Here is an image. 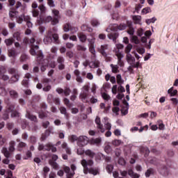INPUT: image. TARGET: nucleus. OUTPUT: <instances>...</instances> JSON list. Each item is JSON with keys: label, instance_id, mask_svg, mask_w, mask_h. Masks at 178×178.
Instances as JSON below:
<instances>
[{"label": "nucleus", "instance_id": "1", "mask_svg": "<svg viewBox=\"0 0 178 178\" xmlns=\"http://www.w3.org/2000/svg\"><path fill=\"white\" fill-rule=\"evenodd\" d=\"M122 30H126V24H121L119 26L116 24H111L106 29L107 33H110L108 35V38L112 40L113 42H116V38L119 37L118 31H122ZM111 31L112 32L111 33Z\"/></svg>", "mask_w": 178, "mask_h": 178}, {"label": "nucleus", "instance_id": "2", "mask_svg": "<svg viewBox=\"0 0 178 178\" xmlns=\"http://www.w3.org/2000/svg\"><path fill=\"white\" fill-rule=\"evenodd\" d=\"M81 164L83 168V173L85 175H93L94 176H97V175H99V169L98 168H88L89 167L92 166L94 165V161L92 160L86 161V159H83L81 161Z\"/></svg>", "mask_w": 178, "mask_h": 178}, {"label": "nucleus", "instance_id": "3", "mask_svg": "<svg viewBox=\"0 0 178 178\" xmlns=\"http://www.w3.org/2000/svg\"><path fill=\"white\" fill-rule=\"evenodd\" d=\"M34 42H35V39L31 38L30 40V44H31V50L30 53L31 55L33 56H35L37 55V60L40 63H42V59L44 58V55H42V52L41 51H39V47L37 44H35Z\"/></svg>", "mask_w": 178, "mask_h": 178}, {"label": "nucleus", "instance_id": "4", "mask_svg": "<svg viewBox=\"0 0 178 178\" xmlns=\"http://www.w3.org/2000/svg\"><path fill=\"white\" fill-rule=\"evenodd\" d=\"M89 90H90V86L88 85H85L81 88V92L79 95V98L82 102H88Z\"/></svg>", "mask_w": 178, "mask_h": 178}, {"label": "nucleus", "instance_id": "5", "mask_svg": "<svg viewBox=\"0 0 178 178\" xmlns=\"http://www.w3.org/2000/svg\"><path fill=\"white\" fill-rule=\"evenodd\" d=\"M31 17L29 15H21L18 17H17V23L19 24H22L24 22H26V26L29 27V29H31L33 27V23H31Z\"/></svg>", "mask_w": 178, "mask_h": 178}, {"label": "nucleus", "instance_id": "6", "mask_svg": "<svg viewBox=\"0 0 178 178\" xmlns=\"http://www.w3.org/2000/svg\"><path fill=\"white\" fill-rule=\"evenodd\" d=\"M9 113H11V118H17L19 116V113L15 111V106H8L6 113L4 114L3 118L6 120L9 118Z\"/></svg>", "mask_w": 178, "mask_h": 178}, {"label": "nucleus", "instance_id": "7", "mask_svg": "<svg viewBox=\"0 0 178 178\" xmlns=\"http://www.w3.org/2000/svg\"><path fill=\"white\" fill-rule=\"evenodd\" d=\"M70 168H71L72 171H70ZM70 168L67 167V166H65L63 168V170H64L65 173H66L67 175H69L68 178L73 177V176H74V175H76V172H74V171L77 170V167L74 164H72L70 165Z\"/></svg>", "mask_w": 178, "mask_h": 178}, {"label": "nucleus", "instance_id": "8", "mask_svg": "<svg viewBox=\"0 0 178 178\" xmlns=\"http://www.w3.org/2000/svg\"><path fill=\"white\" fill-rule=\"evenodd\" d=\"M90 141V138H88L86 136H80L78 137L77 144L79 147H86L87 144H88Z\"/></svg>", "mask_w": 178, "mask_h": 178}, {"label": "nucleus", "instance_id": "9", "mask_svg": "<svg viewBox=\"0 0 178 178\" xmlns=\"http://www.w3.org/2000/svg\"><path fill=\"white\" fill-rule=\"evenodd\" d=\"M61 145V148H63V149H65V152L68 154L70 155V154H72V150H70V147H67V143L66 142H60V141H58L56 143V147H59V145Z\"/></svg>", "mask_w": 178, "mask_h": 178}, {"label": "nucleus", "instance_id": "10", "mask_svg": "<svg viewBox=\"0 0 178 178\" xmlns=\"http://www.w3.org/2000/svg\"><path fill=\"white\" fill-rule=\"evenodd\" d=\"M83 66L85 67H87L88 66H90V67L94 68V67H99V61L95 60L94 61H92L91 63H89L88 60H86L83 63Z\"/></svg>", "mask_w": 178, "mask_h": 178}, {"label": "nucleus", "instance_id": "11", "mask_svg": "<svg viewBox=\"0 0 178 178\" xmlns=\"http://www.w3.org/2000/svg\"><path fill=\"white\" fill-rule=\"evenodd\" d=\"M1 152L2 154H3L4 156L7 158L3 160V163H5V165H8L10 161L8 159V158H10V153L9 152V151H8V149L6 147H3L1 149Z\"/></svg>", "mask_w": 178, "mask_h": 178}, {"label": "nucleus", "instance_id": "12", "mask_svg": "<svg viewBox=\"0 0 178 178\" xmlns=\"http://www.w3.org/2000/svg\"><path fill=\"white\" fill-rule=\"evenodd\" d=\"M52 31H49L47 33V35L44 38L43 42L44 44L48 45V44H51L52 42Z\"/></svg>", "mask_w": 178, "mask_h": 178}, {"label": "nucleus", "instance_id": "13", "mask_svg": "<svg viewBox=\"0 0 178 178\" xmlns=\"http://www.w3.org/2000/svg\"><path fill=\"white\" fill-rule=\"evenodd\" d=\"M49 22H51V24H53V26H55V24H58L59 23L58 18H54L52 19V17L51 16L46 17L43 21L44 23H49Z\"/></svg>", "mask_w": 178, "mask_h": 178}, {"label": "nucleus", "instance_id": "14", "mask_svg": "<svg viewBox=\"0 0 178 178\" xmlns=\"http://www.w3.org/2000/svg\"><path fill=\"white\" fill-rule=\"evenodd\" d=\"M10 73H11V74H14L12 77H11V81L13 83H16V81H19V74H16V70L15 69H10L9 70Z\"/></svg>", "mask_w": 178, "mask_h": 178}, {"label": "nucleus", "instance_id": "15", "mask_svg": "<svg viewBox=\"0 0 178 178\" xmlns=\"http://www.w3.org/2000/svg\"><path fill=\"white\" fill-rule=\"evenodd\" d=\"M95 123L97 129L100 130L101 133H105V129H104V126L101 124V118H99V117L96 118Z\"/></svg>", "mask_w": 178, "mask_h": 178}, {"label": "nucleus", "instance_id": "16", "mask_svg": "<svg viewBox=\"0 0 178 178\" xmlns=\"http://www.w3.org/2000/svg\"><path fill=\"white\" fill-rule=\"evenodd\" d=\"M126 60L129 65H134L136 62V58L131 55V54H128L126 55Z\"/></svg>", "mask_w": 178, "mask_h": 178}, {"label": "nucleus", "instance_id": "17", "mask_svg": "<svg viewBox=\"0 0 178 178\" xmlns=\"http://www.w3.org/2000/svg\"><path fill=\"white\" fill-rule=\"evenodd\" d=\"M58 63V69L59 70H63L65 69V60L63 59V57H58L57 59Z\"/></svg>", "mask_w": 178, "mask_h": 178}, {"label": "nucleus", "instance_id": "18", "mask_svg": "<svg viewBox=\"0 0 178 178\" xmlns=\"http://www.w3.org/2000/svg\"><path fill=\"white\" fill-rule=\"evenodd\" d=\"M6 72V70L3 67H0V77H1L4 81L9 80V76L7 75L3 74Z\"/></svg>", "mask_w": 178, "mask_h": 178}, {"label": "nucleus", "instance_id": "19", "mask_svg": "<svg viewBox=\"0 0 178 178\" xmlns=\"http://www.w3.org/2000/svg\"><path fill=\"white\" fill-rule=\"evenodd\" d=\"M108 44H103L100 47V48H99V51L100 54H102V55H103V56H106L107 54L105 51L108 50Z\"/></svg>", "mask_w": 178, "mask_h": 178}, {"label": "nucleus", "instance_id": "20", "mask_svg": "<svg viewBox=\"0 0 178 178\" xmlns=\"http://www.w3.org/2000/svg\"><path fill=\"white\" fill-rule=\"evenodd\" d=\"M86 103H90V104H97L98 102V99L95 97V96H91V95H88V102H83Z\"/></svg>", "mask_w": 178, "mask_h": 178}, {"label": "nucleus", "instance_id": "21", "mask_svg": "<svg viewBox=\"0 0 178 178\" xmlns=\"http://www.w3.org/2000/svg\"><path fill=\"white\" fill-rule=\"evenodd\" d=\"M89 51L92 54V60H95V58H97V56L95 54V46H89Z\"/></svg>", "mask_w": 178, "mask_h": 178}, {"label": "nucleus", "instance_id": "22", "mask_svg": "<svg viewBox=\"0 0 178 178\" xmlns=\"http://www.w3.org/2000/svg\"><path fill=\"white\" fill-rule=\"evenodd\" d=\"M132 67H135L136 69H138V67L140 69H143V64H141V63H140V61H138L136 63L131 65V66H129L128 67V70H131Z\"/></svg>", "mask_w": 178, "mask_h": 178}, {"label": "nucleus", "instance_id": "23", "mask_svg": "<svg viewBox=\"0 0 178 178\" xmlns=\"http://www.w3.org/2000/svg\"><path fill=\"white\" fill-rule=\"evenodd\" d=\"M132 19L135 24H141V16L140 15H133Z\"/></svg>", "mask_w": 178, "mask_h": 178}, {"label": "nucleus", "instance_id": "24", "mask_svg": "<svg viewBox=\"0 0 178 178\" xmlns=\"http://www.w3.org/2000/svg\"><path fill=\"white\" fill-rule=\"evenodd\" d=\"M108 118H104V127L106 129V130H111L112 129V124L108 122Z\"/></svg>", "mask_w": 178, "mask_h": 178}, {"label": "nucleus", "instance_id": "25", "mask_svg": "<svg viewBox=\"0 0 178 178\" xmlns=\"http://www.w3.org/2000/svg\"><path fill=\"white\" fill-rule=\"evenodd\" d=\"M31 76V75L29 73L26 74L25 78L22 81V86H25V87L27 86L29 84V79H30Z\"/></svg>", "mask_w": 178, "mask_h": 178}, {"label": "nucleus", "instance_id": "26", "mask_svg": "<svg viewBox=\"0 0 178 178\" xmlns=\"http://www.w3.org/2000/svg\"><path fill=\"white\" fill-rule=\"evenodd\" d=\"M102 142V139L101 138H97L95 139H92L91 143L93 145H101V143Z\"/></svg>", "mask_w": 178, "mask_h": 178}, {"label": "nucleus", "instance_id": "27", "mask_svg": "<svg viewBox=\"0 0 178 178\" xmlns=\"http://www.w3.org/2000/svg\"><path fill=\"white\" fill-rule=\"evenodd\" d=\"M45 151H51L52 152H56V147H55L52 144H47V147L45 148Z\"/></svg>", "mask_w": 178, "mask_h": 178}, {"label": "nucleus", "instance_id": "28", "mask_svg": "<svg viewBox=\"0 0 178 178\" xmlns=\"http://www.w3.org/2000/svg\"><path fill=\"white\" fill-rule=\"evenodd\" d=\"M128 175L130 176L131 178H140V175L135 173L133 172L131 170H129L128 171Z\"/></svg>", "mask_w": 178, "mask_h": 178}, {"label": "nucleus", "instance_id": "29", "mask_svg": "<svg viewBox=\"0 0 178 178\" xmlns=\"http://www.w3.org/2000/svg\"><path fill=\"white\" fill-rule=\"evenodd\" d=\"M68 140L70 141V143H74V141H77V143H79V137H77L76 135L70 136Z\"/></svg>", "mask_w": 178, "mask_h": 178}, {"label": "nucleus", "instance_id": "30", "mask_svg": "<svg viewBox=\"0 0 178 178\" xmlns=\"http://www.w3.org/2000/svg\"><path fill=\"white\" fill-rule=\"evenodd\" d=\"M78 37L81 42H86L87 40V36H86L83 33H79Z\"/></svg>", "mask_w": 178, "mask_h": 178}, {"label": "nucleus", "instance_id": "31", "mask_svg": "<svg viewBox=\"0 0 178 178\" xmlns=\"http://www.w3.org/2000/svg\"><path fill=\"white\" fill-rule=\"evenodd\" d=\"M26 118L31 120L32 122H37V117L31 115L30 113H27L26 115Z\"/></svg>", "mask_w": 178, "mask_h": 178}, {"label": "nucleus", "instance_id": "32", "mask_svg": "<svg viewBox=\"0 0 178 178\" xmlns=\"http://www.w3.org/2000/svg\"><path fill=\"white\" fill-rule=\"evenodd\" d=\"M122 115H127L129 113V103H126L125 107L121 109Z\"/></svg>", "mask_w": 178, "mask_h": 178}, {"label": "nucleus", "instance_id": "33", "mask_svg": "<svg viewBox=\"0 0 178 178\" xmlns=\"http://www.w3.org/2000/svg\"><path fill=\"white\" fill-rule=\"evenodd\" d=\"M116 79H117V83L118 84H119V86H122V84L124 83V81H123V79H122V75L117 74Z\"/></svg>", "mask_w": 178, "mask_h": 178}, {"label": "nucleus", "instance_id": "34", "mask_svg": "<svg viewBox=\"0 0 178 178\" xmlns=\"http://www.w3.org/2000/svg\"><path fill=\"white\" fill-rule=\"evenodd\" d=\"M113 73H118L119 72V66L118 65L111 64V65Z\"/></svg>", "mask_w": 178, "mask_h": 178}, {"label": "nucleus", "instance_id": "35", "mask_svg": "<svg viewBox=\"0 0 178 178\" xmlns=\"http://www.w3.org/2000/svg\"><path fill=\"white\" fill-rule=\"evenodd\" d=\"M114 53H115V55L117 56V58L124 56L123 54L120 52V50L119 49H117L116 47L114 49Z\"/></svg>", "mask_w": 178, "mask_h": 178}, {"label": "nucleus", "instance_id": "36", "mask_svg": "<svg viewBox=\"0 0 178 178\" xmlns=\"http://www.w3.org/2000/svg\"><path fill=\"white\" fill-rule=\"evenodd\" d=\"M52 38L56 44H59V35L58 33H54L52 34L51 32Z\"/></svg>", "mask_w": 178, "mask_h": 178}, {"label": "nucleus", "instance_id": "37", "mask_svg": "<svg viewBox=\"0 0 178 178\" xmlns=\"http://www.w3.org/2000/svg\"><path fill=\"white\" fill-rule=\"evenodd\" d=\"M131 49H133V45L131 44H128L124 49L125 54H130V52H131Z\"/></svg>", "mask_w": 178, "mask_h": 178}, {"label": "nucleus", "instance_id": "38", "mask_svg": "<svg viewBox=\"0 0 178 178\" xmlns=\"http://www.w3.org/2000/svg\"><path fill=\"white\" fill-rule=\"evenodd\" d=\"M8 56L10 58H15L16 56V51H15V49L8 50Z\"/></svg>", "mask_w": 178, "mask_h": 178}, {"label": "nucleus", "instance_id": "39", "mask_svg": "<svg viewBox=\"0 0 178 178\" xmlns=\"http://www.w3.org/2000/svg\"><path fill=\"white\" fill-rule=\"evenodd\" d=\"M26 147H27V144L23 142H19V143L17 145V148L19 151H22L23 148H26Z\"/></svg>", "mask_w": 178, "mask_h": 178}, {"label": "nucleus", "instance_id": "40", "mask_svg": "<svg viewBox=\"0 0 178 178\" xmlns=\"http://www.w3.org/2000/svg\"><path fill=\"white\" fill-rule=\"evenodd\" d=\"M88 41L89 42V47H95V38H88Z\"/></svg>", "mask_w": 178, "mask_h": 178}, {"label": "nucleus", "instance_id": "41", "mask_svg": "<svg viewBox=\"0 0 178 178\" xmlns=\"http://www.w3.org/2000/svg\"><path fill=\"white\" fill-rule=\"evenodd\" d=\"M112 144L115 147H119V145H121V144H123V142H122V140H120L116 139L112 141Z\"/></svg>", "mask_w": 178, "mask_h": 178}, {"label": "nucleus", "instance_id": "42", "mask_svg": "<svg viewBox=\"0 0 178 178\" xmlns=\"http://www.w3.org/2000/svg\"><path fill=\"white\" fill-rule=\"evenodd\" d=\"M124 57V56L118 57V66H120V67H123V66H124V62L122 60V59H123Z\"/></svg>", "mask_w": 178, "mask_h": 178}, {"label": "nucleus", "instance_id": "43", "mask_svg": "<svg viewBox=\"0 0 178 178\" xmlns=\"http://www.w3.org/2000/svg\"><path fill=\"white\" fill-rule=\"evenodd\" d=\"M13 38H15L17 41H20L22 40V35H20V32H15L13 34Z\"/></svg>", "mask_w": 178, "mask_h": 178}, {"label": "nucleus", "instance_id": "44", "mask_svg": "<svg viewBox=\"0 0 178 178\" xmlns=\"http://www.w3.org/2000/svg\"><path fill=\"white\" fill-rule=\"evenodd\" d=\"M14 41L15 40H13V38H8V39H6L4 42L7 45V47H9L12 45V44H13Z\"/></svg>", "mask_w": 178, "mask_h": 178}, {"label": "nucleus", "instance_id": "45", "mask_svg": "<svg viewBox=\"0 0 178 178\" xmlns=\"http://www.w3.org/2000/svg\"><path fill=\"white\" fill-rule=\"evenodd\" d=\"M63 30L65 33L70 31V30H72V25H70V24H66L65 25H64Z\"/></svg>", "mask_w": 178, "mask_h": 178}, {"label": "nucleus", "instance_id": "46", "mask_svg": "<svg viewBox=\"0 0 178 178\" xmlns=\"http://www.w3.org/2000/svg\"><path fill=\"white\" fill-rule=\"evenodd\" d=\"M16 143L15 141L10 142L9 151L10 152H13L15 151V145Z\"/></svg>", "mask_w": 178, "mask_h": 178}, {"label": "nucleus", "instance_id": "47", "mask_svg": "<svg viewBox=\"0 0 178 178\" xmlns=\"http://www.w3.org/2000/svg\"><path fill=\"white\" fill-rule=\"evenodd\" d=\"M81 30L83 31H89V33H91V31H92V29L90 27H88V26L87 25H83L81 26Z\"/></svg>", "mask_w": 178, "mask_h": 178}, {"label": "nucleus", "instance_id": "48", "mask_svg": "<svg viewBox=\"0 0 178 178\" xmlns=\"http://www.w3.org/2000/svg\"><path fill=\"white\" fill-rule=\"evenodd\" d=\"M86 155H88V156H90V158H94L95 156V153H94L92 151L88 149L85 152Z\"/></svg>", "mask_w": 178, "mask_h": 178}, {"label": "nucleus", "instance_id": "49", "mask_svg": "<svg viewBox=\"0 0 178 178\" xmlns=\"http://www.w3.org/2000/svg\"><path fill=\"white\" fill-rule=\"evenodd\" d=\"M142 15H147V13H151V8L146 7L141 11Z\"/></svg>", "mask_w": 178, "mask_h": 178}, {"label": "nucleus", "instance_id": "50", "mask_svg": "<svg viewBox=\"0 0 178 178\" xmlns=\"http://www.w3.org/2000/svg\"><path fill=\"white\" fill-rule=\"evenodd\" d=\"M136 51L138 54H140V55H144V54H145V49H144V47H137Z\"/></svg>", "mask_w": 178, "mask_h": 178}, {"label": "nucleus", "instance_id": "51", "mask_svg": "<svg viewBox=\"0 0 178 178\" xmlns=\"http://www.w3.org/2000/svg\"><path fill=\"white\" fill-rule=\"evenodd\" d=\"M91 24L92 26H93V27H98V26H99L101 23H99V21L97 19H92L91 21Z\"/></svg>", "mask_w": 178, "mask_h": 178}, {"label": "nucleus", "instance_id": "52", "mask_svg": "<svg viewBox=\"0 0 178 178\" xmlns=\"http://www.w3.org/2000/svg\"><path fill=\"white\" fill-rule=\"evenodd\" d=\"M15 6H16V9H19V8H21L22 12H24V9H26V7L23 6L20 1L17 2Z\"/></svg>", "mask_w": 178, "mask_h": 178}, {"label": "nucleus", "instance_id": "53", "mask_svg": "<svg viewBox=\"0 0 178 178\" xmlns=\"http://www.w3.org/2000/svg\"><path fill=\"white\" fill-rule=\"evenodd\" d=\"M64 104L66 105V106H68V108H72L73 105L70 103V101L67 98L64 99Z\"/></svg>", "mask_w": 178, "mask_h": 178}, {"label": "nucleus", "instance_id": "54", "mask_svg": "<svg viewBox=\"0 0 178 178\" xmlns=\"http://www.w3.org/2000/svg\"><path fill=\"white\" fill-rule=\"evenodd\" d=\"M104 151L106 154H110V152H112V147L109 145H106L104 147Z\"/></svg>", "mask_w": 178, "mask_h": 178}, {"label": "nucleus", "instance_id": "55", "mask_svg": "<svg viewBox=\"0 0 178 178\" xmlns=\"http://www.w3.org/2000/svg\"><path fill=\"white\" fill-rule=\"evenodd\" d=\"M156 18L153 17L152 18L146 19L147 24H151V23H155Z\"/></svg>", "mask_w": 178, "mask_h": 178}, {"label": "nucleus", "instance_id": "56", "mask_svg": "<svg viewBox=\"0 0 178 178\" xmlns=\"http://www.w3.org/2000/svg\"><path fill=\"white\" fill-rule=\"evenodd\" d=\"M132 42H134V44H140V40H138V38L136 35H132L131 37Z\"/></svg>", "mask_w": 178, "mask_h": 178}, {"label": "nucleus", "instance_id": "57", "mask_svg": "<svg viewBox=\"0 0 178 178\" xmlns=\"http://www.w3.org/2000/svg\"><path fill=\"white\" fill-rule=\"evenodd\" d=\"M152 173H154V170H152V168L148 169L147 170V172H145L146 177H149V176H151V175H152Z\"/></svg>", "mask_w": 178, "mask_h": 178}, {"label": "nucleus", "instance_id": "58", "mask_svg": "<svg viewBox=\"0 0 178 178\" xmlns=\"http://www.w3.org/2000/svg\"><path fill=\"white\" fill-rule=\"evenodd\" d=\"M102 97L103 99H105V101H109V99H111V96H109L108 94L105 92L102 94Z\"/></svg>", "mask_w": 178, "mask_h": 178}, {"label": "nucleus", "instance_id": "59", "mask_svg": "<svg viewBox=\"0 0 178 178\" xmlns=\"http://www.w3.org/2000/svg\"><path fill=\"white\" fill-rule=\"evenodd\" d=\"M60 113H62V115H65V116H67V112L66 111V108L60 107Z\"/></svg>", "mask_w": 178, "mask_h": 178}, {"label": "nucleus", "instance_id": "60", "mask_svg": "<svg viewBox=\"0 0 178 178\" xmlns=\"http://www.w3.org/2000/svg\"><path fill=\"white\" fill-rule=\"evenodd\" d=\"M39 9L42 13H45L47 10V8H45V6H44L43 4L39 6Z\"/></svg>", "mask_w": 178, "mask_h": 178}, {"label": "nucleus", "instance_id": "61", "mask_svg": "<svg viewBox=\"0 0 178 178\" xmlns=\"http://www.w3.org/2000/svg\"><path fill=\"white\" fill-rule=\"evenodd\" d=\"M127 33L129 34V35H134V28L129 26V29L128 30Z\"/></svg>", "mask_w": 178, "mask_h": 178}, {"label": "nucleus", "instance_id": "62", "mask_svg": "<svg viewBox=\"0 0 178 178\" xmlns=\"http://www.w3.org/2000/svg\"><path fill=\"white\" fill-rule=\"evenodd\" d=\"M106 169L108 173H111L113 170V165H108Z\"/></svg>", "mask_w": 178, "mask_h": 178}, {"label": "nucleus", "instance_id": "63", "mask_svg": "<svg viewBox=\"0 0 178 178\" xmlns=\"http://www.w3.org/2000/svg\"><path fill=\"white\" fill-rule=\"evenodd\" d=\"M10 95L13 97V98H17V92L15 90H10Z\"/></svg>", "mask_w": 178, "mask_h": 178}, {"label": "nucleus", "instance_id": "64", "mask_svg": "<svg viewBox=\"0 0 178 178\" xmlns=\"http://www.w3.org/2000/svg\"><path fill=\"white\" fill-rule=\"evenodd\" d=\"M53 101L56 105H60V99L59 97H54Z\"/></svg>", "mask_w": 178, "mask_h": 178}]
</instances>
